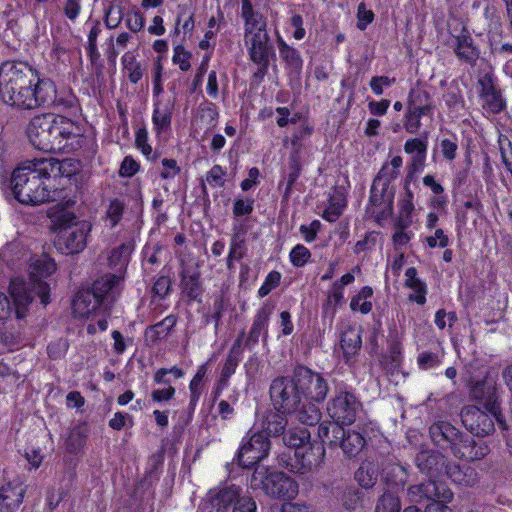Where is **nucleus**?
<instances>
[{"label":"nucleus","mask_w":512,"mask_h":512,"mask_svg":"<svg viewBox=\"0 0 512 512\" xmlns=\"http://www.w3.org/2000/svg\"><path fill=\"white\" fill-rule=\"evenodd\" d=\"M366 440L364 436L355 430H345V436L340 438L338 447L347 457L357 456L365 447Z\"/></svg>","instance_id":"obj_31"},{"label":"nucleus","mask_w":512,"mask_h":512,"mask_svg":"<svg viewBox=\"0 0 512 512\" xmlns=\"http://www.w3.org/2000/svg\"><path fill=\"white\" fill-rule=\"evenodd\" d=\"M414 210L413 194L406 187V193L399 203V215L396 222L397 228L407 229L412 224V212Z\"/></svg>","instance_id":"obj_40"},{"label":"nucleus","mask_w":512,"mask_h":512,"mask_svg":"<svg viewBox=\"0 0 512 512\" xmlns=\"http://www.w3.org/2000/svg\"><path fill=\"white\" fill-rule=\"evenodd\" d=\"M360 500V494L353 489L346 490L341 498L342 505L347 510H355L359 506Z\"/></svg>","instance_id":"obj_61"},{"label":"nucleus","mask_w":512,"mask_h":512,"mask_svg":"<svg viewBox=\"0 0 512 512\" xmlns=\"http://www.w3.org/2000/svg\"><path fill=\"white\" fill-rule=\"evenodd\" d=\"M398 175H399L398 170H396L389 164L385 163L373 181L376 184H383L384 186L391 187L390 185H391L392 181H394L398 177Z\"/></svg>","instance_id":"obj_53"},{"label":"nucleus","mask_w":512,"mask_h":512,"mask_svg":"<svg viewBox=\"0 0 512 512\" xmlns=\"http://www.w3.org/2000/svg\"><path fill=\"white\" fill-rule=\"evenodd\" d=\"M461 433L459 429L445 421L436 422L429 428V434L433 443L440 447L449 446L451 450L452 446L456 445Z\"/></svg>","instance_id":"obj_21"},{"label":"nucleus","mask_w":512,"mask_h":512,"mask_svg":"<svg viewBox=\"0 0 512 512\" xmlns=\"http://www.w3.org/2000/svg\"><path fill=\"white\" fill-rule=\"evenodd\" d=\"M190 58L191 54L182 46L179 45L174 48L172 61L174 64L178 65L182 71H188L190 69Z\"/></svg>","instance_id":"obj_57"},{"label":"nucleus","mask_w":512,"mask_h":512,"mask_svg":"<svg viewBox=\"0 0 512 512\" xmlns=\"http://www.w3.org/2000/svg\"><path fill=\"white\" fill-rule=\"evenodd\" d=\"M51 126L49 128L50 143L45 152H59L65 147V141L77 134L78 127L75 123L61 115L52 114Z\"/></svg>","instance_id":"obj_14"},{"label":"nucleus","mask_w":512,"mask_h":512,"mask_svg":"<svg viewBox=\"0 0 512 512\" xmlns=\"http://www.w3.org/2000/svg\"><path fill=\"white\" fill-rule=\"evenodd\" d=\"M122 276L117 274H106L98 278L92 286V291L103 301L112 303L120 293Z\"/></svg>","instance_id":"obj_22"},{"label":"nucleus","mask_w":512,"mask_h":512,"mask_svg":"<svg viewBox=\"0 0 512 512\" xmlns=\"http://www.w3.org/2000/svg\"><path fill=\"white\" fill-rule=\"evenodd\" d=\"M482 367V364L478 360H472L464 366L463 378L466 384L481 380L480 377L483 374L481 372Z\"/></svg>","instance_id":"obj_56"},{"label":"nucleus","mask_w":512,"mask_h":512,"mask_svg":"<svg viewBox=\"0 0 512 512\" xmlns=\"http://www.w3.org/2000/svg\"><path fill=\"white\" fill-rule=\"evenodd\" d=\"M56 232L55 247L65 255L82 252L87 246V237L92 226L88 221L80 220L72 212L64 211L54 221Z\"/></svg>","instance_id":"obj_4"},{"label":"nucleus","mask_w":512,"mask_h":512,"mask_svg":"<svg viewBox=\"0 0 512 512\" xmlns=\"http://www.w3.org/2000/svg\"><path fill=\"white\" fill-rule=\"evenodd\" d=\"M233 231L229 255L230 258H236V260L239 261L246 255L245 231L240 226H234Z\"/></svg>","instance_id":"obj_44"},{"label":"nucleus","mask_w":512,"mask_h":512,"mask_svg":"<svg viewBox=\"0 0 512 512\" xmlns=\"http://www.w3.org/2000/svg\"><path fill=\"white\" fill-rule=\"evenodd\" d=\"M309 438L307 429H290L284 434L283 443L294 449L295 463L286 464L292 472L305 474L320 465L325 449L322 446H307Z\"/></svg>","instance_id":"obj_5"},{"label":"nucleus","mask_w":512,"mask_h":512,"mask_svg":"<svg viewBox=\"0 0 512 512\" xmlns=\"http://www.w3.org/2000/svg\"><path fill=\"white\" fill-rule=\"evenodd\" d=\"M357 27L360 30H365L366 27L373 21L374 13L368 10L364 3H360L357 9Z\"/></svg>","instance_id":"obj_62"},{"label":"nucleus","mask_w":512,"mask_h":512,"mask_svg":"<svg viewBox=\"0 0 512 512\" xmlns=\"http://www.w3.org/2000/svg\"><path fill=\"white\" fill-rule=\"evenodd\" d=\"M174 106L175 102L172 98L157 99L154 102L152 123L157 134L166 131L170 127Z\"/></svg>","instance_id":"obj_23"},{"label":"nucleus","mask_w":512,"mask_h":512,"mask_svg":"<svg viewBox=\"0 0 512 512\" xmlns=\"http://www.w3.org/2000/svg\"><path fill=\"white\" fill-rule=\"evenodd\" d=\"M428 142L426 139L411 138L404 144L405 153L412 156L410 169L412 172H420L425 167Z\"/></svg>","instance_id":"obj_25"},{"label":"nucleus","mask_w":512,"mask_h":512,"mask_svg":"<svg viewBox=\"0 0 512 512\" xmlns=\"http://www.w3.org/2000/svg\"><path fill=\"white\" fill-rule=\"evenodd\" d=\"M483 107L492 113H499L504 109L505 103L499 91L494 94H489L483 99Z\"/></svg>","instance_id":"obj_59"},{"label":"nucleus","mask_w":512,"mask_h":512,"mask_svg":"<svg viewBox=\"0 0 512 512\" xmlns=\"http://www.w3.org/2000/svg\"><path fill=\"white\" fill-rule=\"evenodd\" d=\"M293 372L304 402L315 404L326 399L330 388L322 374L303 365H297Z\"/></svg>","instance_id":"obj_8"},{"label":"nucleus","mask_w":512,"mask_h":512,"mask_svg":"<svg viewBox=\"0 0 512 512\" xmlns=\"http://www.w3.org/2000/svg\"><path fill=\"white\" fill-rule=\"evenodd\" d=\"M425 116L422 113L407 109L404 117V123L403 126L406 130V132L410 134H416L420 130L422 124H421V118Z\"/></svg>","instance_id":"obj_51"},{"label":"nucleus","mask_w":512,"mask_h":512,"mask_svg":"<svg viewBox=\"0 0 512 512\" xmlns=\"http://www.w3.org/2000/svg\"><path fill=\"white\" fill-rule=\"evenodd\" d=\"M121 60L124 70L128 72L130 82L137 83L143 76L141 64L136 61L131 52L125 53Z\"/></svg>","instance_id":"obj_46"},{"label":"nucleus","mask_w":512,"mask_h":512,"mask_svg":"<svg viewBox=\"0 0 512 512\" xmlns=\"http://www.w3.org/2000/svg\"><path fill=\"white\" fill-rule=\"evenodd\" d=\"M446 475L456 484L463 486H473L477 482V472L472 467H461L453 464L449 465Z\"/></svg>","instance_id":"obj_36"},{"label":"nucleus","mask_w":512,"mask_h":512,"mask_svg":"<svg viewBox=\"0 0 512 512\" xmlns=\"http://www.w3.org/2000/svg\"><path fill=\"white\" fill-rule=\"evenodd\" d=\"M132 251L133 245L131 243H123L111 251L108 257V264L110 267L116 269L119 273L118 275H121L125 270Z\"/></svg>","instance_id":"obj_37"},{"label":"nucleus","mask_w":512,"mask_h":512,"mask_svg":"<svg viewBox=\"0 0 512 512\" xmlns=\"http://www.w3.org/2000/svg\"><path fill=\"white\" fill-rule=\"evenodd\" d=\"M361 410V402L349 391L337 392L327 404L329 416L342 426L353 424Z\"/></svg>","instance_id":"obj_10"},{"label":"nucleus","mask_w":512,"mask_h":512,"mask_svg":"<svg viewBox=\"0 0 512 512\" xmlns=\"http://www.w3.org/2000/svg\"><path fill=\"white\" fill-rule=\"evenodd\" d=\"M125 24L131 32L137 33L143 29L145 18L140 11L130 10L125 15Z\"/></svg>","instance_id":"obj_52"},{"label":"nucleus","mask_w":512,"mask_h":512,"mask_svg":"<svg viewBox=\"0 0 512 512\" xmlns=\"http://www.w3.org/2000/svg\"><path fill=\"white\" fill-rule=\"evenodd\" d=\"M407 109L429 115L433 109V101L430 94L422 88L411 89Z\"/></svg>","instance_id":"obj_33"},{"label":"nucleus","mask_w":512,"mask_h":512,"mask_svg":"<svg viewBox=\"0 0 512 512\" xmlns=\"http://www.w3.org/2000/svg\"><path fill=\"white\" fill-rule=\"evenodd\" d=\"M241 358L228 354L217 381L215 396H218L228 386L229 378L235 373Z\"/></svg>","instance_id":"obj_42"},{"label":"nucleus","mask_w":512,"mask_h":512,"mask_svg":"<svg viewBox=\"0 0 512 512\" xmlns=\"http://www.w3.org/2000/svg\"><path fill=\"white\" fill-rule=\"evenodd\" d=\"M253 199H236L233 206V214L237 217L249 215L253 211Z\"/></svg>","instance_id":"obj_63"},{"label":"nucleus","mask_w":512,"mask_h":512,"mask_svg":"<svg viewBox=\"0 0 512 512\" xmlns=\"http://www.w3.org/2000/svg\"><path fill=\"white\" fill-rule=\"evenodd\" d=\"M375 512H400V502L393 493L387 492L379 499Z\"/></svg>","instance_id":"obj_49"},{"label":"nucleus","mask_w":512,"mask_h":512,"mask_svg":"<svg viewBox=\"0 0 512 512\" xmlns=\"http://www.w3.org/2000/svg\"><path fill=\"white\" fill-rule=\"evenodd\" d=\"M345 436V429L339 423L324 421L318 426V437L321 444L318 446L328 445L329 447H338L340 438Z\"/></svg>","instance_id":"obj_28"},{"label":"nucleus","mask_w":512,"mask_h":512,"mask_svg":"<svg viewBox=\"0 0 512 512\" xmlns=\"http://www.w3.org/2000/svg\"><path fill=\"white\" fill-rule=\"evenodd\" d=\"M311 258L310 250L302 244H297L290 251L289 259L294 267L300 268L305 266Z\"/></svg>","instance_id":"obj_48"},{"label":"nucleus","mask_w":512,"mask_h":512,"mask_svg":"<svg viewBox=\"0 0 512 512\" xmlns=\"http://www.w3.org/2000/svg\"><path fill=\"white\" fill-rule=\"evenodd\" d=\"M55 95L54 84L49 80L39 79L34 73V79H28V84L20 87L8 103L24 109H34L52 103Z\"/></svg>","instance_id":"obj_7"},{"label":"nucleus","mask_w":512,"mask_h":512,"mask_svg":"<svg viewBox=\"0 0 512 512\" xmlns=\"http://www.w3.org/2000/svg\"><path fill=\"white\" fill-rule=\"evenodd\" d=\"M52 114H42L34 116L28 127H27V135L31 142V144L45 152V149H48V145L50 143V134L49 128L51 126Z\"/></svg>","instance_id":"obj_18"},{"label":"nucleus","mask_w":512,"mask_h":512,"mask_svg":"<svg viewBox=\"0 0 512 512\" xmlns=\"http://www.w3.org/2000/svg\"><path fill=\"white\" fill-rule=\"evenodd\" d=\"M270 451V440L260 432L244 437L236 460L238 465L250 468L265 459Z\"/></svg>","instance_id":"obj_11"},{"label":"nucleus","mask_w":512,"mask_h":512,"mask_svg":"<svg viewBox=\"0 0 512 512\" xmlns=\"http://www.w3.org/2000/svg\"><path fill=\"white\" fill-rule=\"evenodd\" d=\"M124 209L125 205L122 201L118 199L110 201L106 211V220L109 222L111 228L115 227L120 222Z\"/></svg>","instance_id":"obj_50"},{"label":"nucleus","mask_w":512,"mask_h":512,"mask_svg":"<svg viewBox=\"0 0 512 512\" xmlns=\"http://www.w3.org/2000/svg\"><path fill=\"white\" fill-rule=\"evenodd\" d=\"M181 283L184 293L190 300H196L201 295L202 288L198 273L188 274L187 271H183L181 273Z\"/></svg>","instance_id":"obj_45"},{"label":"nucleus","mask_w":512,"mask_h":512,"mask_svg":"<svg viewBox=\"0 0 512 512\" xmlns=\"http://www.w3.org/2000/svg\"><path fill=\"white\" fill-rule=\"evenodd\" d=\"M379 467L372 461H364L355 472V479L363 488H371L377 481Z\"/></svg>","instance_id":"obj_38"},{"label":"nucleus","mask_w":512,"mask_h":512,"mask_svg":"<svg viewBox=\"0 0 512 512\" xmlns=\"http://www.w3.org/2000/svg\"><path fill=\"white\" fill-rule=\"evenodd\" d=\"M56 270V263L53 259L43 257L36 259L30 265L29 282L20 278H14L10 282V294L13 298L15 314L18 319L26 316L29 304L34 295L39 296L41 303H49V285L43 278L50 276Z\"/></svg>","instance_id":"obj_3"},{"label":"nucleus","mask_w":512,"mask_h":512,"mask_svg":"<svg viewBox=\"0 0 512 512\" xmlns=\"http://www.w3.org/2000/svg\"><path fill=\"white\" fill-rule=\"evenodd\" d=\"M377 239H378L377 232L372 231V232L366 233V235L363 239L356 242L355 247H354V252L356 254H359L362 252L372 250L377 243Z\"/></svg>","instance_id":"obj_58"},{"label":"nucleus","mask_w":512,"mask_h":512,"mask_svg":"<svg viewBox=\"0 0 512 512\" xmlns=\"http://www.w3.org/2000/svg\"><path fill=\"white\" fill-rule=\"evenodd\" d=\"M103 301L92 291H79L72 304L73 312L78 317H88L95 312Z\"/></svg>","instance_id":"obj_24"},{"label":"nucleus","mask_w":512,"mask_h":512,"mask_svg":"<svg viewBox=\"0 0 512 512\" xmlns=\"http://www.w3.org/2000/svg\"><path fill=\"white\" fill-rule=\"evenodd\" d=\"M426 243L430 248H445L449 244V237L443 229H436L434 235L426 237Z\"/></svg>","instance_id":"obj_60"},{"label":"nucleus","mask_w":512,"mask_h":512,"mask_svg":"<svg viewBox=\"0 0 512 512\" xmlns=\"http://www.w3.org/2000/svg\"><path fill=\"white\" fill-rule=\"evenodd\" d=\"M123 17V10L120 6L110 5L109 8L106 9L105 25L109 29H114L119 26Z\"/></svg>","instance_id":"obj_55"},{"label":"nucleus","mask_w":512,"mask_h":512,"mask_svg":"<svg viewBox=\"0 0 512 512\" xmlns=\"http://www.w3.org/2000/svg\"><path fill=\"white\" fill-rule=\"evenodd\" d=\"M270 399L273 407L281 413L293 415L299 422L315 425L321 419L319 407L311 402H304L294 372L291 377L278 376L272 380Z\"/></svg>","instance_id":"obj_2"},{"label":"nucleus","mask_w":512,"mask_h":512,"mask_svg":"<svg viewBox=\"0 0 512 512\" xmlns=\"http://www.w3.org/2000/svg\"><path fill=\"white\" fill-rule=\"evenodd\" d=\"M279 53L281 58L286 62L287 67L292 73L300 74L303 66V60L299 52L288 46L281 38L278 40Z\"/></svg>","instance_id":"obj_39"},{"label":"nucleus","mask_w":512,"mask_h":512,"mask_svg":"<svg viewBox=\"0 0 512 512\" xmlns=\"http://www.w3.org/2000/svg\"><path fill=\"white\" fill-rule=\"evenodd\" d=\"M467 386L471 398L482 405L485 410L493 414L496 417V421L500 425H503L496 383L485 376L481 380L467 383Z\"/></svg>","instance_id":"obj_12"},{"label":"nucleus","mask_w":512,"mask_h":512,"mask_svg":"<svg viewBox=\"0 0 512 512\" xmlns=\"http://www.w3.org/2000/svg\"><path fill=\"white\" fill-rule=\"evenodd\" d=\"M274 310V306L269 303H264L260 309L257 310L256 315L254 316L253 323L247 339L245 341V346L248 348H253L258 342L259 338L262 336L263 341L267 340L268 337V323L270 316L272 315Z\"/></svg>","instance_id":"obj_19"},{"label":"nucleus","mask_w":512,"mask_h":512,"mask_svg":"<svg viewBox=\"0 0 512 512\" xmlns=\"http://www.w3.org/2000/svg\"><path fill=\"white\" fill-rule=\"evenodd\" d=\"M451 452L459 459L476 461L488 455L490 449L486 442L475 441L471 436L461 433L456 445L452 446Z\"/></svg>","instance_id":"obj_16"},{"label":"nucleus","mask_w":512,"mask_h":512,"mask_svg":"<svg viewBox=\"0 0 512 512\" xmlns=\"http://www.w3.org/2000/svg\"><path fill=\"white\" fill-rule=\"evenodd\" d=\"M453 493L444 484L434 480H428L418 485H412L408 489V498L411 503H422L425 500L450 501Z\"/></svg>","instance_id":"obj_15"},{"label":"nucleus","mask_w":512,"mask_h":512,"mask_svg":"<svg viewBox=\"0 0 512 512\" xmlns=\"http://www.w3.org/2000/svg\"><path fill=\"white\" fill-rule=\"evenodd\" d=\"M281 281V273L278 271H271L266 276L263 284L258 290V296L263 298L267 296L273 289L279 286Z\"/></svg>","instance_id":"obj_54"},{"label":"nucleus","mask_w":512,"mask_h":512,"mask_svg":"<svg viewBox=\"0 0 512 512\" xmlns=\"http://www.w3.org/2000/svg\"><path fill=\"white\" fill-rule=\"evenodd\" d=\"M373 295V289L370 286H364L351 298L350 308L352 311H359L362 314H368L372 310V302L369 301Z\"/></svg>","instance_id":"obj_43"},{"label":"nucleus","mask_w":512,"mask_h":512,"mask_svg":"<svg viewBox=\"0 0 512 512\" xmlns=\"http://www.w3.org/2000/svg\"><path fill=\"white\" fill-rule=\"evenodd\" d=\"M34 79V70L24 63L6 62L0 67V95L9 102L20 87Z\"/></svg>","instance_id":"obj_9"},{"label":"nucleus","mask_w":512,"mask_h":512,"mask_svg":"<svg viewBox=\"0 0 512 512\" xmlns=\"http://www.w3.org/2000/svg\"><path fill=\"white\" fill-rule=\"evenodd\" d=\"M415 463L419 470L431 480L446 474L449 467L443 454L431 450L420 451L416 456Z\"/></svg>","instance_id":"obj_17"},{"label":"nucleus","mask_w":512,"mask_h":512,"mask_svg":"<svg viewBox=\"0 0 512 512\" xmlns=\"http://www.w3.org/2000/svg\"><path fill=\"white\" fill-rule=\"evenodd\" d=\"M345 201L341 197L332 196L329 198L328 206L323 211L322 217L328 222H335L343 213Z\"/></svg>","instance_id":"obj_47"},{"label":"nucleus","mask_w":512,"mask_h":512,"mask_svg":"<svg viewBox=\"0 0 512 512\" xmlns=\"http://www.w3.org/2000/svg\"><path fill=\"white\" fill-rule=\"evenodd\" d=\"M69 160L41 158L18 166L11 175L10 188L16 200L26 205H39L62 198V191L54 187L57 177L70 176L65 167Z\"/></svg>","instance_id":"obj_1"},{"label":"nucleus","mask_w":512,"mask_h":512,"mask_svg":"<svg viewBox=\"0 0 512 512\" xmlns=\"http://www.w3.org/2000/svg\"><path fill=\"white\" fill-rule=\"evenodd\" d=\"M269 41H258L248 45L250 59L259 66L256 75H264L268 68L270 46Z\"/></svg>","instance_id":"obj_35"},{"label":"nucleus","mask_w":512,"mask_h":512,"mask_svg":"<svg viewBox=\"0 0 512 512\" xmlns=\"http://www.w3.org/2000/svg\"><path fill=\"white\" fill-rule=\"evenodd\" d=\"M26 492L24 481L17 477L0 488V507L8 512L17 509Z\"/></svg>","instance_id":"obj_20"},{"label":"nucleus","mask_w":512,"mask_h":512,"mask_svg":"<svg viewBox=\"0 0 512 512\" xmlns=\"http://www.w3.org/2000/svg\"><path fill=\"white\" fill-rule=\"evenodd\" d=\"M257 506L253 498L242 496L235 502L233 512H256Z\"/></svg>","instance_id":"obj_64"},{"label":"nucleus","mask_w":512,"mask_h":512,"mask_svg":"<svg viewBox=\"0 0 512 512\" xmlns=\"http://www.w3.org/2000/svg\"><path fill=\"white\" fill-rule=\"evenodd\" d=\"M393 196L394 192L391 187L376 184L373 181L370 192V202L374 206L381 208L383 217L392 213Z\"/></svg>","instance_id":"obj_27"},{"label":"nucleus","mask_w":512,"mask_h":512,"mask_svg":"<svg viewBox=\"0 0 512 512\" xmlns=\"http://www.w3.org/2000/svg\"><path fill=\"white\" fill-rule=\"evenodd\" d=\"M405 276V286L413 291L408 297L409 300L423 305L426 302V284L417 277V270L414 267L408 268L405 272Z\"/></svg>","instance_id":"obj_32"},{"label":"nucleus","mask_w":512,"mask_h":512,"mask_svg":"<svg viewBox=\"0 0 512 512\" xmlns=\"http://www.w3.org/2000/svg\"><path fill=\"white\" fill-rule=\"evenodd\" d=\"M383 474L386 483L395 487H403L408 480L407 467L399 463L388 464Z\"/></svg>","instance_id":"obj_41"},{"label":"nucleus","mask_w":512,"mask_h":512,"mask_svg":"<svg viewBox=\"0 0 512 512\" xmlns=\"http://www.w3.org/2000/svg\"><path fill=\"white\" fill-rule=\"evenodd\" d=\"M362 345L361 328L347 327L341 335V348L346 358L358 353Z\"/></svg>","instance_id":"obj_34"},{"label":"nucleus","mask_w":512,"mask_h":512,"mask_svg":"<svg viewBox=\"0 0 512 512\" xmlns=\"http://www.w3.org/2000/svg\"><path fill=\"white\" fill-rule=\"evenodd\" d=\"M453 50L459 60L474 66L479 58V50L473 45L468 34H461L454 38Z\"/></svg>","instance_id":"obj_26"},{"label":"nucleus","mask_w":512,"mask_h":512,"mask_svg":"<svg viewBox=\"0 0 512 512\" xmlns=\"http://www.w3.org/2000/svg\"><path fill=\"white\" fill-rule=\"evenodd\" d=\"M253 490H263L273 498H293L298 492L296 482L282 472H269L266 467H257L250 478Z\"/></svg>","instance_id":"obj_6"},{"label":"nucleus","mask_w":512,"mask_h":512,"mask_svg":"<svg viewBox=\"0 0 512 512\" xmlns=\"http://www.w3.org/2000/svg\"><path fill=\"white\" fill-rule=\"evenodd\" d=\"M240 492L241 489L236 485L221 488L217 492H211V505L217 512H224L231 504H235L237 499L240 498Z\"/></svg>","instance_id":"obj_29"},{"label":"nucleus","mask_w":512,"mask_h":512,"mask_svg":"<svg viewBox=\"0 0 512 512\" xmlns=\"http://www.w3.org/2000/svg\"><path fill=\"white\" fill-rule=\"evenodd\" d=\"M285 414L276 409L265 414L261 422V428L266 433L265 436L275 437L284 433L288 424Z\"/></svg>","instance_id":"obj_30"},{"label":"nucleus","mask_w":512,"mask_h":512,"mask_svg":"<svg viewBox=\"0 0 512 512\" xmlns=\"http://www.w3.org/2000/svg\"><path fill=\"white\" fill-rule=\"evenodd\" d=\"M461 419L465 427L477 436H486L494 432V419L496 417L487 410H481L476 406H468L461 413Z\"/></svg>","instance_id":"obj_13"}]
</instances>
